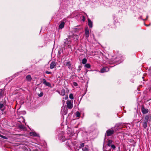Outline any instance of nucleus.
<instances>
[{"label":"nucleus","mask_w":151,"mask_h":151,"mask_svg":"<svg viewBox=\"0 0 151 151\" xmlns=\"http://www.w3.org/2000/svg\"><path fill=\"white\" fill-rule=\"evenodd\" d=\"M115 129L117 130H118V129H119V126H115Z\"/></svg>","instance_id":"31"},{"label":"nucleus","mask_w":151,"mask_h":151,"mask_svg":"<svg viewBox=\"0 0 151 151\" xmlns=\"http://www.w3.org/2000/svg\"><path fill=\"white\" fill-rule=\"evenodd\" d=\"M85 17H83V21H84L85 20Z\"/></svg>","instance_id":"35"},{"label":"nucleus","mask_w":151,"mask_h":151,"mask_svg":"<svg viewBox=\"0 0 151 151\" xmlns=\"http://www.w3.org/2000/svg\"><path fill=\"white\" fill-rule=\"evenodd\" d=\"M0 137H1L4 139H8V138L5 136H4L1 135L0 134Z\"/></svg>","instance_id":"26"},{"label":"nucleus","mask_w":151,"mask_h":151,"mask_svg":"<svg viewBox=\"0 0 151 151\" xmlns=\"http://www.w3.org/2000/svg\"><path fill=\"white\" fill-rule=\"evenodd\" d=\"M4 94V91L3 90L0 89V98L1 97L3 96Z\"/></svg>","instance_id":"22"},{"label":"nucleus","mask_w":151,"mask_h":151,"mask_svg":"<svg viewBox=\"0 0 151 151\" xmlns=\"http://www.w3.org/2000/svg\"><path fill=\"white\" fill-rule=\"evenodd\" d=\"M81 114L79 111H77L76 113V116L77 117H79L80 116Z\"/></svg>","instance_id":"25"},{"label":"nucleus","mask_w":151,"mask_h":151,"mask_svg":"<svg viewBox=\"0 0 151 151\" xmlns=\"http://www.w3.org/2000/svg\"><path fill=\"white\" fill-rule=\"evenodd\" d=\"M73 136V135H70V136Z\"/></svg>","instance_id":"37"},{"label":"nucleus","mask_w":151,"mask_h":151,"mask_svg":"<svg viewBox=\"0 0 151 151\" xmlns=\"http://www.w3.org/2000/svg\"><path fill=\"white\" fill-rule=\"evenodd\" d=\"M56 65V63L54 61H52L50 64V68L51 69H53Z\"/></svg>","instance_id":"12"},{"label":"nucleus","mask_w":151,"mask_h":151,"mask_svg":"<svg viewBox=\"0 0 151 151\" xmlns=\"http://www.w3.org/2000/svg\"><path fill=\"white\" fill-rule=\"evenodd\" d=\"M43 95V93L42 92H41L38 95V96L40 97H41Z\"/></svg>","instance_id":"30"},{"label":"nucleus","mask_w":151,"mask_h":151,"mask_svg":"<svg viewBox=\"0 0 151 151\" xmlns=\"http://www.w3.org/2000/svg\"><path fill=\"white\" fill-rule=\"evenodd\" d=\"M6 101H5L3 103H0V110L2 112L4 111L6 109Z\"/></svg>","instance_id":"4"},{"label":"nucleus","mask_w":151,"mask_h":151,"mask_svg":"<svg viewBox=\"0 0 151 151\" xmlns=\"http://www.w3.org/2000/svg\"><path fill=\"white\" fill-rule=\"evenodd\" d=\"M59 139L61 140L62 142H64L65 140V139L64 136H63V134L62 133L61 134H60L59 136Z\"/></svg>","instance_id":"10"},{"label":"nucleus","mask_w":151,"mask_h":151,"mask_svg":"<svg viewBox=\"0 0 151 151\" xmlns=\"http://www.w3.org/2000/svg\"><path fill=\"white\" fill-rule=\"evenodd\" d=\"M72 45L71 44V41L70 39L68 38L65 40L64 42L65 46L68 48H70Z\"/></svg>","instance_id":"1"},{"label":"nucleus","mask_w":151,"mask_h":151,"mask_svg":"<svg viewBox=\"0 0 151 151\" xmlns=\"http://www.w3.org/2000/svg\"><path fill=\"white\" fill-rule=\"evenodd\" d=\"M74 85L75 86H77V83H74Z\"/></svg>","instance_id":"33"},{"label":"nucleus","mask_w":151,"mask_h":151,"mask_svg":"<svg viewBox=\"0 0 151 151\" xmlns=\"http://www.w3.org/2000/svg\"><path fill=\"white\" fill-rule=\"evenodd\" d=\"M67 107L69 109H71L73 107L72 103L70 101L68 100L67 101Z\"/></svg>","instance_id":"6"},{"label":"nucleus","mask_w":151,"mask_h":151,"mask_svg":"<svg viewBox=\"0 0 151 151\" xmlns=\"http://www.w3.org/2000/svg\"><path fill=\"white\" fill-rule=\"evenodd\" d=\"M19 127L20 129H24V128H25V126L24 125H20L19 126Z\"/></svg>","instance_id":"28"},{"label":"nucleus","mask_w":151,"mask_h":151,"mask_svg":"<svg viewBox=\"0 0 151 151\" xmlns=\"http://www.w3.org/2000/svg\"><path fill=\"white\" fill-rule=\"evenodd\" d=\"M19 119H20V121H19V122H23L24 123L25 122V120L23 116H20Z\"/></svg>","instance_id":"20"},{"label":"nucleus","mask_w":151,"mask_h":151,"mask_svg":"<svg viewBox=\"0 0 151 151\" xmlns=\"http://www.w3.org/2000/svg\"><path fill=\"white\" fill-rule=\"evenodd\" d=\"M26 79L28 81H30L32 80V78L30 75H28L26 77Z\"/></svg>","instance_id":"19"},{"label":"nucleus","mask_w":151,"mask_h":151,"mask_svg":"<svg viewBox=\"0 0 151 151\" xmlns=\"http://www.w3.org/2000/svg\"><path fill=\"white\" fill-rule=\"evenodd\" d=\"M89 31L88 28H87L85 29V34L86 37H88L89 36Z\"/></svg>","instance_id":"13"},{"label":"nucleus","mask_w":151,"mask_h":151,"mask_svg":"<svg viewBox=\"0 0 151 151\" xmlns=\"http://www.w3.org/2000/svg\"><path fill=\"white\" fill-rule=\"evenodd\" d=\"M65 25V23L64 22H62L59 26V28L60 29H62L64 27Z\"/></svg>","instance_id":"16"},{"label":"nucleus","mask_w":151,"mask_h":151,"mask_svg":"<svg viewBox=\"0 0 151 151\" xmlns=\"http://www.w3.org/2000/svg\"><path fill=\"white\" fill-rule=\"evenodd\" d=\"M85 66L87 68H89L91 67V65L87 63L85 65Z\"/></svg>","instance_id":"24"},{"label":"nucleus","mask_w":151,"mask_h":151,"mask_svg":"<svg viewBox=\"0 0 151 151\" xmlns=\"http://www.w3.org/2000/svg\"><path fill=\"white\" fill-rule=\"evenodd\" d=\"M68 99V96H66L65 98V99L67 100Z\"/></svg>","instance_id":"34"},{"label":"nucleus","mask_w":151,"mask_h":151,"mask_svg":"<svg viewBox=\"0 0 151 151\" xmlns=\"http://www.w3.org/2000/svg\"><path fill=\"white\" fill-rule=\"evenodd\" d=\"M42 83L46 86L50 87H51L50 83L49 82H47L46 80L45 79H42Z\"/></svg>","instance_id":"8"},{"label":"nucleus","mask_w":151,"mask_h":151,"mask_svg":"<svg viewBox=\"0 0 151 151\" xmlns=\"http://www.w3.org/2000/svg\"><path fill=\"white\" fill-rule=\"evenodd\" d=\"M113 142L112 140L109 139L107 142V145L109 147H110V146L113 144Z\"/></svg>","instance_id":"18"},{"label":"nucleus","mask_w":151,"mask_h":151,"mask_svg":"<svg viewBox=\"0 0 151 151\" xmlns=\"http://www.w3.org/2000/svg\"><path fill=\"white\" fill-rule=\"evenodd\" d=\"M145 25L146 26H150V24H148V25H146V24H145Z\"/></svg>","instance_id":"36"},{"label":"nucleus","mask_w":151,"mask_h":151,"mask_svg":"<svg viewBox=\"0 0 151 151\" xmlns=\"http://www.w3.org/2000/svg\"><path fill=\"white\" fill-rule=\"evenodd\" d=\"M56 91L58 92L60 95L64 96L65 94V91L64 89L63 88L61 91H60L58 90H57Z\"/></svg>","instance_id":"9"},{"label":"nucleus","mask_w":151,"mask_h":151,"mask_svg":"<svg viewBox=\"0 0 151 151\" xmlns=\"http://www.w3.org/2000/svg\"><path fill=\"white\" fill-rule=\"evenodd\" d=\"M75 142V141L73 142L71 139H69L68 140L67 144L69 146L71 145H72L73 146H74L76 144Z\"/></svg>","instance_id":"7"},{"label":"nucleus","mask_w":151,"mask_h":151,"mask_svg":"<svg viewBox=\"0 0 151 151\" xmlns=\"http://www.w3.org/2000/svg\"><path fill=\"white\" fill-rule=\"evenodd\" d=\"M79 148H82L83 151H89L88 147L87 145H84V143H82L80 144Z\"/></svg>","instance_id":"2"},{"label":"nucleus","mask_w":151,"mask_h":151,"mask_svg":"<svg viewBox=\"0 0 151 151\" xmlns=\"http://www.w3.org/2000/svg\"><path fill=\"white\" fill-rule=\"evenodd\" d=\"M88 26L92 28L93 26V23L92 21L89 19H88Z\"/></svg>","instance_id":"14"},{"label":"nucleus","mask_w":151,"mask_h":151,"mask_svg":"<svg viewBox=\"0 0 151 151\" xmlns=\"http://www.w3.org/2000/svg\"><path fill=\"white\" fill-rule=\"evenodd\" d=\"M29 134L30 136H33L34 137L38 136V135L35 132H31Z\"/></svg>","instance_id":"17"},{"label":"nucleus","mask_w":151,"mask_h":151,"mask_svg":"<svg viewBox=\"0 0 151 151\" xmlns=\"http://www.w3.org/2000/svg\"><path fill=\"white\" fill-rule=\"evenodd\" d=\"M142 111L143 114H146L148 112V110L147 109H145L144 107H143L142 109Z\"/></svg>","instance_id":"15"},{"label":"nucleus","mask_w":151,"mask_h":151,"mask_svg":"<svg viewBox=\"0 0 151 151\" xmlns=\"http://www.w3.org/2000/svg\"><path fill=\"white\" fill-rule=\"evenodd\" d=\"M46 73L47 74H50L51 73V72H49L48 71H46Z\"/></svg>","instance_id":"32"},{"label":"nucleus","mask_w":151,"mask_h":151,"mask_svg":"<svg viewBox=\"0 0 151 151\" xmlns=\"http://www.w3.org/2000/svg\"><path fill=\"white\" fill-rule=\"evenodd\" d=\"M149 118V117L148 116H146L145 117V119L142 125L143 127L145 129H146L147 127Z\"/></svg>","instance_id":"3"},{"label":"nucleus","mask_w":151,"mask_h":151,"mask_svg":"<svg viewBox=\"0 0 151 151\" xmlns=\"http://www.w3.org/2000/svg\"><path fill=\"white\" fill-rule=\"evenodd\" d=\"M110 147H111L113 149H114L115 148V146L113 144L111 145L110 146Z\"/></svg>","instance_id":"29"},{"label":"nucleus","mask_w":151,"mask_h":151,"mask_svg":"<svg viewBox=\"0 0 151 151\" xmlns=\"http://www.w3.org/2000/svg\"><path fill=\"white\" fill-rule=\"evenodd\" d=\"M114 133V131L113 130H111L109 129L106 132V134L107 136H109L113 134Z\"/></svg>","instance_id":"5"},{"label":"nucleus","mask_w":151,"mask_h":151,"mask_svg":"<svg viewBox=\"0 0 151 151\" xmlns=\"http://www.w3.org/2000/svg\"><path fill=\"white\" fill-rule=\"evenodd\" d=\"M109 70V68L107 67L103 68L101 70V72L102 73L108 72Z\"/></svg>","instance_id":"11"},{"label":"nucleus","mask_w":151,"mask_h":151,"mask_svg":"<svg viewBox=\"0 0 151 151\" xmlns=\"http://www.w3.org/2000/svg\"><path fill=\"white\" fill-rule=\"evenodd\" d=\"M69 98L71 99H73L74 98L73 95L72 93H71L69 95Z\"/></svg>","instance_id":"27"},{"label":"nucleus","mask_w":151,"mask_h":151,"mask_svg":"<svg viewBox=\"0 0 151 151\" xmlns=\"http://www.w3.org/2000/svg\"><path fill=\"white\" fill-rule=\"evenodd\" d=\"M87 60L86 58H84L82 60V63L83 64H86L87 62Z\"/></svg>","instance_id":"23"},{"label":"nucleus","mask_w":151,"mask_h":151,"mask_svg":"<svg viewBox=\"0 0 151 151\" xmlns=\"http://www.w3.org/2000/svg\"><path fill=\"white\" fill-rule=\"evenodd\" d=\"M65 65L66 66H68V68H70L71 67V65L69 62H67L66 63Z\"/></svg>","instance_id":"21"}]
</instances>
